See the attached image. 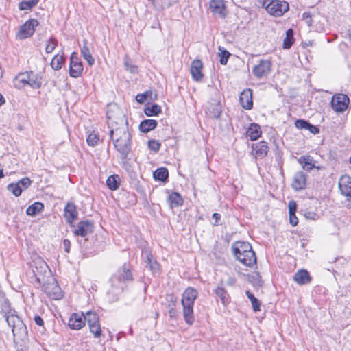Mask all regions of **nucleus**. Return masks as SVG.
I'll return each mask as SVG.
<instances>
[{"instance_id":"obj_1","label":"nucleus","mask_w":351,"mask_h":351,"mask_svg":"<svg viewBox=\"0 0 351 351\" xmlns=\"http://www.w3.org/2000/svg\"><path fill=\"white\" fill-rule=\"evenodd\" d=\"M110 137L112 141L115 149L120 154L122 160L127 159L131 151V133L128 128V123L125 117L119 112L117 120L110 112H107Z\"/></svg>"},{"instance_id":"obj_2","label":"nucleus","mask_w":351,"mask_h":351,"mask_svg":"<svg viewBox=\"0 0 351 351\" xmlns=\"http://www.w3.org/2000/svg\"><path fill=\"white\" fill-rule=\"evenodd\" d=\"M0 313L12 328L16 351H27L29 340L27 326L16 314L15 309L12 308L7 298L0 301Z\"/></svg>"},{"instance_id":"obj_3","label":"nucleus","mask_w":351,"mask_h":351,"mask_svg":"<svg viewBox=\"0 0 351 351\" xmlns=\"http://www.w3.org/2000/svg\"><path fill=\"white\" fill-rule=\"evenodd\" d=\"M197 295V291L193 287L186 288L182 295L183 317L185 322L189 325H192L195 321L193 306Z\"/></svg>"},{"instance_id":"obj_4","label":"nucleus","mask_w":351,"mask_h":351,"mask_svg":"<svg viewBox=\"0 0 351 351\" xmlns=\"http://www.w3.org/2000/svg\"><path fill=\"white\" fill-rule=\"evenodd\" d=\"M132 280L133 277L130 267L124 264L110 278L112 288L109 292L118 295L123 291L126 283Z\"/></svg>"},{"instance_id":"obj_5","label":"nucleus","mask_w":351,"mask_h":351,"mask_svg":"<svg viewBox=\"0 0 351 351\" xmlns=\"http://www.w3.org/2000/svg\"><path fill=\"white\" fill-rule=\"evenodd\" d=\"M232 252L234 257L241 263H246L245 258L242 257L247 252L252 250V245L248 242L236 241L232 244Z\"/></svg>"},{"instance_id":"obj_6","label":"nucleus","mask_w":351,"mask_h":351,"mask_svg":"<svg viewBox=\"0 0 351 351\" xmlns=\"http://www.w3.org/2000/svg\"><path fill=\"white\" fill-rule=\"evenodd\" d=\"M350 99L345 94H335L332 96L331 106L335 112H342L345 111L349 104Z\"/></svg>"},{"instance_id":"obj_7","label":"nucleus","mask_w":351,"mask_h":351,"mask_svg":"<svg viewBox=\"0 0 351 351\" xmlns=\"http://www.w3.org/2000/svg\"><path fill=\"white\" fill-rule=\"evenodd\" d=\"M83 65L75 52H73L70 57L69 75L77 78L82 74Z\"/></svg>"},{"instance_id":"obj_8","label":"nucleus","mask_w":351,"mask_h":351,"mask_svg":"<svg viewBox=\"0 0 351 351\" xmlns=\"http://www.w3.org/2000/svg\"><path fill=\"white\" fill-rule=\"evenodd\" d=\"M271 64L268 60H261L258 64L254 66L252 73L257 78L267 76L271 71Z\"/></svg>"},{"instance_id":"obj_9","label":"nucleus","mask_w":351,"mask_h":351,"mask_svg":"<svg viewBox=\"0 0 351 351\" xmlns=\"http://www.w3.org/2000/svg\"><path fill=\"white\" fill-rule=\"evenodd\" d=\"M178 304V298L173 294H167L162 304L168 309L169 317L176 319L178 315L176 306Z\"/></svg>"},{"instance_id":"obj_10","label":"nucleus","mask_w":351,"mask_h":351,"mask_svg":"<svg viewBox=\"0 0 351 351\" xmlns=\"http://www.w3.org/2000/svg\"><path fill=\"white\" fill-rule=\"evenodd\" d=\"M94 223L90 220L81 221L77 223V228L73 231L75 236L84 237L93 232Z\"/></svg>"},{"instance_id":"obj_11","label":"nucleus","mask_w":351,"mask_h":351,"mask_svg":"<svg viewBox=\"0 0 351 351\" xmlns=\"http://www.w3.org/2000/svg\"><path fill=\"white\" fill-rule=\"evenodd\" d=\"M265 8L267 12L271 15L279 16L287 11L288 5H283L280 1L276 0L269 2Z\"/></svg>"},{"instance_id":"obj_12","label":"nucleus","mask_w":351,"mask_h":351,"mask_svg":"<svg viewBox=\"0 0 351 351\" xmlns=\"http://www.w3.org/2000/svg\"><path fill=\"white\" fill-rule=\"evenodd\" d=\"M38 25L39 23H23L16 34V38L24 40L32 36L35 32V27Z\"/></svg>"},{"instance_id":"obj_13","label":"nucleus","mask_w":351,"mask_h":351,"mask_svg":"<svg viewBox=\"0 0 351 351\" xmlns=\"http://www.w3.org/2000/svg\"><path fill=\"white\" fill-rule=\"evenodd\" d=\"M44 290L50 298L54 300H60L63 297L62 289L55 280L45 285Z\"/></svg>"},{"instance_id":"obj_14","label":"nucleus","mask_w":351,"mask_h":351,"mask_svg":"<svg viewBox=\"0 0 351 351\" xmlns=\"http://www.w3.org/2000/svg\"><path fill=\"white\" fill-rule=\"evenodd\" d=\"M252 154L257 158H264L268 153L269 147L267 143L262 141L252 145Z\"/></svg>"},{"instance_id":"obj_15","label":"nucleus","mask_w":351,"mask_h":351,"mask_svg":"<svg viewBox=\"0 0 351 351\" xmlns=\"http://www.w3.org/2000/svg\"><path fill=\"white\" fill-rule=\"evenodd\" d=\"M222 112L221 106L219 101L212 99L208 104L206 110V113L208 117L213 119H218L220 117Z\"/></svg>"},{"instance_id":"obj_16","label":"nucleus","mask_w":351,"mask_h":351,"mask_svg":"<svg viewBox=\"0 0 351 351\" xmlns=\"http://www.w3.org/2000/svg\"><path fill=\"white\" fill-rule=\"evenodd\" d=\"M203 69V63L199 60L196 59L192 61L191 64V73L192 75V78L196 82H200L203 77L204 74L202 73Z\"/></svg>"},{"instance_id":"obj_17","label":"nucleus","mask_w":351,"mask_h":351,"mask_svg":"<svg viewBox=\"0 0 351 351\" xmlns=\"http://www.w3.org/2000/svg\"><path fill=\"white\" fill-rule=\"evenodd\" d=\"M68 324L73 330H80L85 326L84 313H73L69 318Z\"/></svg>"},{"instance_id":"obj_18","label":"nucleus","mask_w":351,"mask_h":351,"mask_svg":"<svg viewBox=\"0 0 351 351\" xmlns=\"http://www.w3.org/2000/svg\"><path fill=\"white\" fill-rule=\"evenodd\" d=\"M78 213L76 206L73 202H68L64 209V217L67 223L72 224L77 219Z\"/></svg>"},{"instance_id":"obj_19","label":"nucleus","mask_w":351,"mask_h":351,"mask_svg":"<svg viewBox=\"0 0 351 351\" xmlns=\"http://www.w3.org/2000/svg\"><path fill=\"white\" fill-rule=\"evenodd\" d=\"M210 8L212 12L221 18H224L227 14L226 8L223 0H211Z\"/></svg>"},{"instance_id":"obj_20","label":"nucleus","mask_w":351,"mask_h":351,"mask_svg":"<svg viewBox=\"0 0 351 351\" xmlns=\"http://www.w3.org/2000/svg\"><path fill=\"white\" fill-rule=\"evenodd\" d=\"M307 176L302 171L297 172L293 177V182L291 184L292 188L299 191L305 189L306 185Z\"/></svg>"},{"instance_id":"obj_21","label":"nucleus","mask_w":351,"mask_h":351,"mask_svg":"<svg viewBox=\"0 0 351 351\" xmlns=\"http://www.w3.org/2000/svg\"><path fill=\"white\" fill-rule=\"evenodd\" d=\"M239 101L243 108L251 110L253 107L252 90L248 88L243 90L239 96Z\"/></svg>"},{"instance_id":"obj_22","label":"nucleus","mask_w":351,"mask_h":351,"mask_svg":"<svg viewBox=\"0 0 351 351\" xmlns=\"http://www.w3.org/2000/svg\"><path fill=\"white\" fill-rule=\"evenodd\" d=\"M339 187L342 195L351 197V177L342 176L339 180Z\"/></svg>"},{"instance_id":"obj_23","label":"nucleus","mask_w":351,"mask_h":351,"mask_svg":"<svg viewBox=\"0 0 351 351\" xmlns=\"http://www.w3.org/2000/svg\"><path fill=\"white\" fill-rule=\"evenodd\" d=\"M293 280L299 285H306L311 282L312 278L306 270L300 269L295 274Z\"/></svg>"},{"instance_id":"obj_24","label":"nucleus","mask_w":351,"mask_h":351,"mask_svg":"<svg viewBox=\"0 0 351 351\" xmlns=\"http://www.w3.org/2000/svg\"><path fill=\"white\" fill-rule=\"evenodd\" d=\"M262 134L261 126L255 123H251L248 127L246 134L251 141H256Z\"/></svg>"},{"instance_id":"obj_25","label":"nucleus","mask_w":351,"mask_h":351,"mask_svg":"<svg viewBox=\"0 0 351 351\" xmlns=\"http://www.w3.org/2000/svg\"><path fill=\"white\" fill-rule=\"evenodd\" d=\"M144 254L146 256L145 267H148L154 274L158 272L160 265L156 261L153 259L152 254L149 252H145Z\"/></svg>"},{"instance_id":"obj_26","label":"nucleus","mask_w":351,"mask_h":351,"mask_svg":"<svg viewBox=\"0 0 351 351\" xmlns=\"http://www.w3.org/2000/svg\"><path fill=\"white\" fill-rule=\"evenodd\" d=\"M158 125V122L154 119H145L139 125V130L143 133H147L154 130Z\"/></svg>"},{"instance_id":"obj_27","label":"nucleus","mask_w":351,"mask_h":351,"mask_svg":"<svg viewBox=\"0 0 351 351\" xmlns=\"http://www.w3.org/2000/svg\"><path fill=\"white\" fill-rule=\"evenodd\" d=\"M298 162L302 166L306 171H310L315 167L313 158L308 156H302L298 158Z\"/></svg>"},{"instance_id":"obj_28","label":"nucleus","mask_w":351,"mask_h":351,"mask_svg":"<svg viewBox=\"0 0 351 351\" xmlns=\"http://www.w3.org/2000/svg\"><path fill=\"white\" fill-rule=\"evenodd\" d=\"M168 202L171 208L178 207L183 204L182 196L177 192H172L168 196Z\"/></svg>"},{"instance_id":"obj_29","label":"nucleus","mask_w":351,"mask_h":351,"mask_svg":"<svg viewBox=\"0 0 351 351\" xmlns=\"http://www.w3.org/2000/svg\"><path fill=\"white\" fill-rule=\"evenodd\" d=\"M29 80L28 85L34 89H39L42 86L41 77L38 74H35L33 71H30V77H27Z\"/></svg>"},{"instance_id":"obj_30","label":"nucleus","mask_w":351,"mask_h":351,"mask_svg":"<svg viewBox=\"0 0 351 351\" xmlns=\"http://www.w3.org/2000/svg\"><path fill=\"white\" fill-rule=\"evenodd\" d=\"M81 54L90 66H92L95 64V59L90 53V49L87 45V41L86 40H84V45L81 48Z\"/></svg>"},{"instance_id":"obj_31","label":"nucleus","mask_w":351,"mask_h":351,"mask_svg":"<svg viewBox=\"0 0 351 351\" xmlns=\"http://www.w3.org/2000/svg\"><path fill=\"white\" fill-rule=\"evenodd\" d=\"M214 292L216 294V295L220 298L221 301L223 304H226L229 302L230 298L226 290L224 289L223 287H222V282H221V285L214 290Z\"/></svg>"},{"instance_id":"obj_32","label":"nucleus","mask_w":351,"mask_h":351,"mask_svg":"<svg viewBox=\"0 0 351 351\" xmlns=\"http://www.w3.org/2000/svg\"><path fill=\"white\" fill-rule=\"evenodd\" d=\"M43 210L44 204L40 202H36L27 207L26 214L29 216H35L37 213Z\"/></svg>"},{"instance_id":"obj_33","label":"nucleus","mask_w":351,"mask_h":351,"mask_svg":"<svg viewBox=\"0 0 351 351\" xmlns=\"http://www.w3.org/2000/svg\"><path fill=\"white\" fill-rule=\"evenodd\" d=\"M154 180L166 182L169 177L168 170L165 167L157 169L153 173Z\"/></svg>"},{"instance_id":"obj_34","label":"nucleus","mask_w":351,"mask_h":351,"mask_svg":"<svg viewBox=\"0 0 351 351\" xmlns=\"http://www.w3.org/2000/svg\"><path fill=\"white\" fill-rule=\"evenodd\" d=\"M106 185L109 189L115 191L120 186V178L118 175H112L106 180Z\"/></svg>"},{"instance_id":"obj_35","label":"nucleus","mask_w":351,"mask_h":351,"mask_svg":"<svg viewBox=\"0 0 351 351\" xmlns=\"http://www.w3.org/2000/svg\"><path fill=\"white\" fill-rule=\"evenodd\" d=\"M294 32L292 29H289L286 32V36L283 40V49H289L294 43Z\"/></svg>"},{"instance_id":"obj_36","label":"nucleus","mask_w":351,"mask_h":351,"mask_svg":"<svg viewBox=\"0 0 351 351\" xmlns=\"http://www.w3.org/2000/svg\"><path fill=\"white\" fill-rule=\"evenodd\" d=\"M161 111L160 106L156 104L147 106L144 108V112L147 117L157 116L161 113Z\"/></svg>"},{"instance_id":"obj_37","label":"nucleus","mask_w":351,"mask_h":351,"mask_svg":"<svg viewBox=\"0 0 351 351\" xmlns=\"http://www.w3.org/2000/svg\"><path fill=\"white\" fill-rule=\"evenodd\" d=\"M243 258L246 260V263H242L243 265L249 267H252L256 264V256L254 251L252 250L250 252H247L244 255H242Z\"/></svg>"},{"instance_id":"obj_38","label":"nucleus","mask_w":351,"mask_h":351,"mask_svg":"<svg viewBox=\"0 0 351 351\" xmlns=\"http://www.w3.org/2000/svg\"><path fill=\"white\" fill-rule=\"evenodd\" d=\"M178 0H155L154 8L158 10H163L176 3Z\"/></svg>"},{"instance_id":"obj_39","label":"nucleus","mask_w":351,"mask_h":351,"mask_svg":"<svg viewBox=\"0 0 351 351\" xmlns=\"http://www.w3.org/2000/svg\"><path fill=\"white\" fill-rule=\"evenodd\" d=\"M86 322H87L88 326L98 323L99 322V315L94 311H87L84 314V322L86 323Z\"/></svg>"},{"instance_id":"obj_40","label":"nucleus","mask_w":351,"mask_h":351,"mask_svg":"<svg viewBox=\"0 0 351 351\" xmlns=\"http://www.w3.org/2000/svg\"><path fill=\"white\" fill-rule=\"evenodd\" d=\"M64 62V56L62 55L57 54L53 58L51 62V66L54 70H60L62 68V65Z\"/></svg>"},{"instance_id":"obj_41","label":"nucleus","mask_w":351,"mask_h":351,"mask_svg":"<svg viewBox=\"0 0 351 351\" xmlns=\"http://www.w3.org/2000/svg\"><path fill=\"white\" fill-rule=\"evenodd\" d=\"M245 294L250 300L254 312L261 311V302L250 291H246Z\"/></svg>"},{"instance_id":"obj_42","label":"nucleus","mask_w":351,"mask_h":351,"mask_svg":"<svg viewBox=\"0 0 351 351\" xmlns=\"http://www.w3.org/2000/svg\"><path fill=\"white\" fill-rule=\"evenodd\" d=\"M123 60L125 70L133 74L138 73V66L132 63L130 58L125 56Z\"/></svg>"},{"instance_id":"obj_43","label":"nucleus","mask_w":351,"mask_h":351,"mask_svg":"<svg viewBox=\"0 0 351 351\" xmlns=\"http://www.w3.org/2000/svg\"><path fill=\"white\" fill-rule=\"evenodd\" d=\"M27 77H30V72H26L25 73H20L15 80V86L18 88H21V86L20 84H17V83L23 84V86L28 84Z\"/></svg>"},{"instance_id":"obj_44","label":"nucleus","mask_w":351,"mask_h":351,"mask_svg":"<svg viewBox=\"0 0 351 351\" xmlns=\"http://www.w3.org/2000/svg\"><path fill=\"white\" fill-rule=\"evenodd\" d=\"M7 189L16 197H19L23 191V189L19 185V184H17V182L9 184Z\"/></svg>"},{"instance_id":"obj_45","label":"nucleus","mask_w":351,"mask_h":351,"mask_svg":"<svg viewBox=\"0 0 351 351\" xmlns=\"http://www.w3.org/2000/svg\"><path fill=\"white\" fill-rule=\"evenodd\" d=\"M248 280L254 286L261 287L263 285L261 276L258 272H254L252 275L248 276Z\"/></svg>"},{"instance_id":"obj_46","label":"nucleus","mask_w":351,"mask_h":351,"mask_svg":"<svg viewBox=\"0 0 351 351\" xmlns=\"http://www.w3.org/2000/svg\"><path fill=\"white\" fill-rule=\"evenodd\" d=\"M219 55L220 56L219 62L222 65H226L227 64L228 60L230 56V53L227 50L223 49L222 47H219Z\"/></svg>"},{"instance_id":"obj_47","label":"nucleus","mask_w":351,"mask_h":351,"mask_svg":"<svg viewBox=\"0 0 351 351\" xmlns=\"http://www.w3.org/2000/svg\"><path fill=\"white\" fill-rule=\"evenodd\" d=\"M90 332L93 334L95 338H99L101 335V329L99 322L88 326Z\"/></svg>"},{"instance_id":"obj_48","label":"nucleus","mask_w":351,"mask_h":351,"mask_svg":"<svg viewBox=\"0 0 351 351\" xmlns=\"http://www.w3.org/2000/svg\"><path fill=\"white\" fill-rule=\"evenodd\" d=\"M99 141V136L95 132L89 134L86 138V142L90 146H95Z\"/></svg>"},{"instance_id":"obj_49","label":"nucleus","mask_w":351,"mask_h":351,"mask_svg":"<svg viewBox=\"0 0 351 351\" xmlns=\"http://www.w3.org/2000/svg\"><path fill=\"white\" fill-rule=\"evenodd\" d=\"M147 146L149 150L158 152L160 150L161 144L158 141L152 139L148 141Z\"/></svg>"},{"instance_id":"obj_50","label":"nucleus","mask_w":351,"mask_h":351,"mask_svg":"<svg viewBox=\"0 0 351 351\" xmlns=\"http://www.w3.org/2000/svg\"><path fill=\"white\" fill-rule=\"evenodd\" d=\"M310 123L304 119H298L295 121V126L300 130H308Z\"/></svg>"},{"instance_id":"obj_51","label":"nucleus","mask_w":351,"mask_h":351,"mask_svg":"<svg viewBox=\"0 0 351 351\" xmlns=\"http://www.w3.org/2000/svg\"><path fill=\"white\" fill-rule=\"evenodd\" d=\"M58 45V40L54 38H51L49 43L46 46L45 51L47 53H51L55 49Z\"/></svg>"},{"instance_id":"obj_52","label":"nucleus","mask_w":351,"mask_h":351,"mask_svg":"<svg viewBox=\"0 0 351 351\" xmlns=\"http://www.w3.org/2000/svg\"><path fill=\"white\" fill-rule=\"evenodd\" d=\"M17 184H19V185L21 186V188L23 189V190H25L27 188H29V186L32 184V180H30L29 178L25 177V178L21 179L20 180H19L17 182Z\"/></svg>"},{"instance_id":"obj_53","label":"nucleus","mask_w":351,"mask_h":351,"mask_svg":"<svg viewBox=\"0 0 351 351\" xmlns=\"http://www.w3.org/2000/svg\"><path fill=\"white\" fill-rule=\"evenodd\" d=\"M152 91H146L142 94H138L136 96V100L140 104H143L145 100L147 99L148 97L151 96Z\"/></svg>"},{"instance_id":"obj_54","label":"nucleus","mask_w":351,"mask_h":351,"mask_svg":"<svg viewBox=\"0 0 351 351\" xmlns=\"http://www.w3.org/2000/svg\"><path fill=\"white\" fill-rule=\"evenodd\" d=\"M34 6H35V5L34 4H32L30 1H27V0L23 1L20 2L19 4V8L21 10H30Z\"/></svg>"},{"instance_id":"obj_55","label":"nucleus","mask_w":351,"mask_h":351,"mask_svg":"<svg viewBox=\"0 0 351 351\" xmlns=\"http://www.w3.org/2000/svg\"><path fill=\"white\" fill-rule=\"evenodd\" d=\"M289 221L293 226H295L298 223V219L297 218L295 213L289 214Z\"/></svg>"},{"instance_id":"obj_56","label":"nucleus","mask_w":351,"mask_h":351,"mask_svg":"<svg viewBox=\"0 0 351 351\" xmlns=\"http://www.w3.org/2000/svg\"><path fill=\"white\" fill-rule=\"evenodd\" d=\"M297 208L296 203L294 201H291L289 203V210L290 213H295Z\"/></svg>"},{"instance_id":"obj_57","label":"nucleus","mask_w":351,"mask_h":351,"mask_svg":"<svg viewBox=\"0 0 351 351\" xmlns=\"http://www.w3.org/2000/svg\"><path fill=\"white\" fill-rule=\"evenodd\" d=\"M63 245H64V251L66 253H69V251H70V247H71V242H70V241L69 239H64Z\"/></svg>"},{"instance_id":"obj_58","label":"nucleus","mask_w":351,"mask_h":351,"mask_svg":"<svg viewBox=\"0 0 351 351\" xmlns=\"http://www.w3.org/2000/svg\"><path fill=\"white\" fill-rule=\"evenodd\" d=\"M308 130L310 131L311 133L313 134H317L319 132V129L317 126L313 125L311 123L310 124Z\"/></svg>"},{"instance_id":"obj_59","label":"nucleus","mask_w":351,"mask_h":351,"mask_svg":"<svg viewBox=\"0 0 351 351\" xmlns=\"http://www.w3.org/2000/svg\"><path fill=\"white\" fill-rule=\"evenodd\" d=\"M34 322L35 323L38 325V326H44V321L43 319H42V317L39 315H36L34 317Z\"/></svg>"},{"instance_id":"obj_60","label":"nucleus","mask_w":351,"mask_h":351,"mask_svg":"<svg viewBox=\"0 0 351 351\" xmlns=\"http://www.w3.org/2000/svg\"><path fill=\"white\" fill-rule=\"evenodd\" d=\"M304 216L307 219L315 220L316 219L317 214L313 212H307L305 213Z\"/></svg>"},{"instance_id":"obj_61","label":"nucleus","mask_w":351,"mask_h":351,"mask_svg":"<svg viewBox=\"0 0 351 351\" xmlns=\"http://www.w3.org/2000/svg\"><path fill=\"white\" fill-rule=\"evenodd\" d=\"M212 217L213 219L215 220V226H217L219 224V221L221 219V215L217 213H215L213 214Z\"/></svg>"},{"instance_id":"obj_62","label":"nucleus","mask_w":351,"mask_h":351,"mask_svg":"<svg viewBox=\"0 0 351 351\" xmlns=\"http://www.w3.org/2000/svg\"><path fill=\"white\" fill-rule=\"evenodd\" d=\"M311 21V15L310 12H304L302 14V20L306 21V22H308V20Z\"/></svg>"},{"instance_id":"obj_63","label":"nucleus","mask_w":351,"mask_h":351,"mask_svg":"<svg viewBox=\"0 0 351 351\" xmlns=\"http://www.w3.org/2000/svg\"><path fill=\"white\" fill-rule=\"evenodd\" d=\"M236 283V279L232 277L228 278L227 280V285L229 286H233Z\"/></svg>"},{"instance_id":"obj_64","label":"nucleus","mask_w":351,"mask_h":351,"mask_svg":"<svg viewBox=\"0 0 351 351\" xmlns=\"http://www.w3.org/2000/svg\"><path fill=\"white\" fill-rule=\"evenodd\" d=\"M5 298H6L5 293L1 289L0 290V301L3 299H5Z\"/></svg>"}]
</instances>
